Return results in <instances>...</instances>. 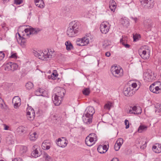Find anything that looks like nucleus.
<instances>
[{
    "instance_id": "nucleus-50",
    "label": "nucleus",
    "mask_w": 161,
    "mask_h": 161,
    "mask_svg": "<svg viewBox=\"0 0 161 161\" xmlns=\"http://www.w3.org/2000/svg\"><path fill=\"white\" fill-rule=\"evenodd\" d=\"M4 56V53L3 52H0V60L3 59Z\"/></svg>"
},
{
    "instance_id": "nucleus-9",
    "label": "nucleus",
    "mask_w": 161,
    "mask_h": 161,
    "mask_svg": "<svg viewBox=\"0 0 161 161\" xmlns=\"http://www.w3.org/2000/svg\"><path fill=\"white\" fill-rule=\"evenodd\" d=\"M18 65L16 63H10L7 64L6 67L5 68V69L6 70H12L14 71L18 69Z\"/></svg>"
},
{
    "instance_id": "nucleus-18",
    "label": "nucleus",
    "mask_w": 161,
    "mask_h": 161,
    "mask_svg": "<svg viewBox=\"0 0 161 161\" xmlns=\"http://www.w3.org/2000/svg\"><path fill=\"white\" fill-rule=\"evenodd\" d=\"M133 89H131L130 87L126 88L124 92V95L126 96H131L133 95Z\"/></svg>"
},
{
    "instance_id": "nucleus-44",
    "label": "nucleus",
    "mask_w": 161,
    "mask_h": 161,
    "mask_svg": "<svg viewBox=\"0 0 161 161\" xmlns=\"http://www.w3.org/2000/svg\"><path fill=\"white\" fill-rule=\"evenodd\" d=\"M156 111L158 112H161V105H157L156 107Z\"/></svg>"
},
{
    "instance_id": "nucleus-39",
    "label": "nucleus",
    "mask_w": 161,
    "mask_h": 161,
    "mask_svg": "<svg viewBox=\"0 0 161 161\" xmlns=\"http://www.w3.org/2000/svg\"><path fill=\"white\" fill-rule=\"evenodd\" d=\"M27 151V148L26 147L22 146L20 148V152L21 153L23 154L26 152Z\"/></svg>"
},
{
    "instance_id": "nucleus-25",
    "label": "nucleus",
    "mask_w": 161,
    "mask_h": 161,
    "mask_svg": "<svg viewBox=\"0 0 161 161\" xmlns=\"http://www.w3.org/2000/svg\"><path fill=\"white\" fill-rule=\"evenodd\" d=\"M130 108H132V110L134 112V114H138L141 113V109L140 107H137L136 106H134L132 107H130Z\"/></svg>"
},
{
    "instance_id": "nucleus-41",
    "label": "nucleus",
    "mask_w": 161,
    "mask_h": 161,
    "mask_svg": "<svg viewBox=\"0 0 161 161\" xmlns=\"http://www.w3.org/2000/svg\"><path fill=\"white\" fill-rule=\"evenodd\" d=\"M123 143V139L121 138H119L116 141V143L119 145V146L121 147Z\"/></svg>"
},
{
    "instance_id": "nucleus-56",
    "label": "nucleus",
    "mask_w": 161,
    "mask_h": 161,
    "mask_svg": "<svg viewBox=\"0 0 161 161\" xmlns=\"http://www.w3.org/2000/svg\"><path fill=\"white\" fill-rule=\"evenodd\" d=\"M131 86L134 88H135L137 86V84L136 83H133L131 85Z\"/></svg>"
},
{
    "instance_id": "nucleus-57",
    "label": "nucleus",
    "mask_w": 161,
    "mask_h": 161,
    "mask_svg": "<svg viewBox=\"0 0 161 161\" xmlns=\"http://www.w3.org/2000/svg\"><path fill=\"white\" fill-rule=\"evenodd\" d=\"M41 1V0H34L35 4L39 3H42V2Z\"/></svg>"
},
{
    "instance_id": "nucleus-24",
    "label": "nucleus",
    "mask_w": 161,
    "mask_h": 161,
    "mask_svg": "<svg viewBox=\"0 0 161 161\" xmlns=\"http://www.w3.org/2000/svg\"><path fill=\"white\" fill-rule=\"evenodd\" d=\"M116 3L113 0L110 1L109 4V8L111 11L114 12L116 8Z\"/></svg>"
},
{
    "instance_id": "nucleus-20",
    "label": "nucleus",
    "mask_w": 161,
    "mask_h": 161,
    "mask_svg": "<svg viewBox=\"0 0 161 161\" xmlns=\"http://www.w3.org/2000/svg\"><path fill=\"white\" fill-rule=\"evenodd\" d=\"M152 149L156 153H159L161 152V144H156L155 145H153Z\"/></svg>"
},
{
    "instance_id": "nucleus-29",
    "label": "nucleus",
    "mask_w": 161,
    "mask_h": 161,
    "mask_svg": "<svg viewBox=\"0 0 161 161\" xmlns=\"http://www.w3.org/2000/svg\"><path fill=\"white\" fill-rule=\"evenodd\" d=\"M18 34L20 38L19 39H17L18 42L21 45H24L26 42L25 39L24 38L21 37L19 33H18Z\"/></svg>"
},
{
    "instance_id": "nucleus-7",
    "label": "nucleus",
    "mask_w": 161,
    "mask_h": 161,
    "mask_svg": "<svg viewBox=\"0 0 161 161\" xmlns=\"http://www.w3.org/2000/svg\"><path fill=\"white\" fill-rule=\"evenodd\" d=\"M79 39L76 42V44L79 46L86 45L89 43V39L87 37H84Z\"/></svg>"
},
{
    "instance_id": "nucleus-61",
    "label": "nucleus",
    "mask_w": 161,
    "mask_h": 161,
    "mask_svg": "<svg viewBox=\"0 0 161 161\" xmlns=\"http://www.w3.org/2000/svg\"><path fill=\"white\" fill-rule=\"evenodd\" d=\"M12 161H22L20 158H15Z\"/></svg>"
},
{
    "instance_id": "nucleus-63",
    "label": "nucleus",
    "mask_w": 161,
    "mask_h": 161,
    "mask_svg": "<svg viewBox=\"0 0 161 161\" xmlns=\"http://www.w3.org/2000/svg\"><path fill=\"white\" fill-rule=\"evenodd\" d=\"M128 113H130V114H134V112H132V110L131 109L129 110V111L128 112Z\"/></svg>"
},
{
    "instance_id": "nucleus-26",
    "label": "nucleus",
    "mask_w": 161,
    "mask_h": 161,
    "mask_svg": "<svg viewBox=\"0 0 161 161\" xmlns=\"http://www.w3.org/2000/svg\"><path fill=\"white\" fill-rule=\"evenodd\" d=\"M65 44L66 46V49L68 51H70L74 48L73 45L69 41L66 42Z\"/></svg>"
},
{
    "instance_id": "nucleus-5",
    "label": "nucleus",
    "mask_w": 161,
    "mask_h": 161,
    "mask_svg": "<svg viewBox=\"0 0 161 161\" xmlns=\"http://www.w3.org/2000/svg\"><path fill=\"white\" fill-rule=\"evenodd\" d=\"M140 1L142 5L146 8H151L153 7V0H140Z\"/></svg>"
},
{
    "instance_id": "nucleus-38",
    "label": "nucleus",
    "mask_w": 161,
    "mask_h": 161,
    "mask_svg": "<svg viewBox=\"0 0 161 161\" xmlns=\"http://www.w3.org/2000/svg\"><path fill=\"white\" fill-rule=\"evenodd\" d=\"M43 157L47 161H52L51 157L49 156L47 153H45L44 154Z\"/></svg>"
},
{
    "instance_id": "nucleus-54",
    "label": "nucleus",
    "mask_w": 161,
    "mask_h": 161,
    "mask_svg": "<svg viewBox=\"0 0 161 161\" xmlns=\"http://www.w3.org/2000/svg\"><path fill=\"white\" fill-rule=\"evenodd\" d=\"M35 94L36 95L38 96H45L43 95V94H41L39 92H38V90H37L35 92Z\"/></svg>"
},
{
    "instance_id": "nucleus-17",
    "label": "nucleus",
    "mask_w": 161,
    "mask_h": 161,
    "mask_svg": "<svg viewBox=\"0 0 161 161\" xmlns=\"http://www.w3.org/2000/svg\"><path fill=\"white\" fill-rule=\"evenodd\" d=\"M85 143L88 146H91L93 145L96 142L93 139L91 138L89 136H87L85 139Z\"/></svg>"
},
{
    "instance_id": "nucleus-13",
    "label": "nucleus",
    "mask_w": 161,
    "mask_h": 161,
    "mask_svg": "<svg viewBox=\"0 0 161 161\" xmlns=\"http://www.w3.org/2000/svg\"><path fill=\"white\" fill-rule=\"evenodd\" d=\"M109 29V27L104 22H102L100 25V30L102 33L106 34L108 31Z\"/></svg>"
},
{
    "instance_id": "nucleus-12",
    "label": "nucleus",
    "mask_w": 161,
    "mask_h": 161,
    "mask_svg": "<svg viewBox=\"0 0 161 161\" xmlns=\"http://www.w3.org/2000/svg\"><path fill=\"white\" fill-rule=\"evenodd\" d=\"M148 52H147L146 50L142 51L141 50H139V53L141 57L144 59H147L150 56L149 52L148 50H147Z\"/></svg>"
},
{
    "instance_id": "nucleus-30",
    "label": "nucleus",
    "mask_w": 161,
    "mask_h": 161,
    "mask_svg": "<svg viewBox=\"0 0 161 161\" xmlns=\"http://www.w3.org/2000/svg\"><path fill=\"white\" fill-rule=\"evenodd\" d=\"M121 23L124 26L127 27L129 24V22L127 19H122L121 21Z\"/></svg>"
},
{
    "instance_id": "nucleus-19",
    "label": "nucleus",
    "mask_w": 161,
    "mask_h": 161,
    "mask_svg": "<svg viewBox=\"0 0 161 161\" xmlns=\"http://www.w3.org/2000/svg\"><path fill=\"white\" fill-rule=\"evenodd\" d=\"M140 145V148L142 149H144L146 146V142L144 139H140L137 141V144Z\"/></svg>"
},
{
    "instance_id": "nucleus-10",
    "label": "nucleus",
    "mask_w": 161,
    "mask_h": 161,
    "mask_svg": "<svg viewBox=\"0 0 161 161\" xmlns=\"http://www.w3.org/2000/svg\"><path fill=\"white\" fill-rule=\"evenodd\" d=\"M68 141L65 138L62 137V139L59 138L58 139L56 143L57 145L61 147H64L67 144Z\"/></svg>"
},
{
    "instance_id": "nucleus-15",
    "label": "nucleus",
    "mask_w": 161,
    "mask_h": 161,
    "mask_svg": "<svg viewBox=\"0 0 161 161\" xmlns=\"http://www.w3.org/2000/svg\"><path fill=\"white\" fill-rule=\"evenodd\" d=\"M51 143L49 141L45 140L42 143V147L44 150H47L50 148Z\"/></svg>"
},
{
    "instance_id": "nucleus-35",
    "label": "nucleus",
    "mask_w": 161,
    "mask_h": 161,
    "mask_svg": "<svg viewBox=\"0 0 161 161\" xmlns=\"http://www.w3.org/2000/svg\"><path fill=\"white\" fill-rule=\"evenodd\" d=\"M83 94L85 96H88L90 94V91L89 88H85L82 91Z\"/></svg>"
},
{
    "instance_id": "nucleus-48",
    "label": "nucleus",
    "mask_w": 161,
    "mask_h": 161,
    "mask_svg": "<svg viewBox=\"0 0 161 161\" xmlns=\"http://www.w3.org/2000/svg\"><path fill=\"white\" fill-rule=\"evenodd\" d=\"M38 92H39L41 94H43V95H44L46 92L45 90L39 88L37 89Z\"/></svg>"
},
{
    "instance_id": "nucleus-36",
    "label": "nucleus",
    "mask_w": 161,
    "mask_h": 161,
    "mask_svg": "<svg viewBox=\"0 0 161 161\" xmlns=\"http://www.w3.org/2000/svg\"><path fill=\"white\" fill-rule=\"evenodd\" d=\"M88 136H89V137L91 138H92L93 139V140L95 141V142H96L97 141V137L95 133H91Z\"/></svg>"
},
{
    "instance_id": "nucleus-46",
    "label": "nucleus",
    "mask_w": 161,
    "mask_h": 161,
    "mask_svg": "<svg viewBox=\"0 0 161 161\" xmlns=\"http://www.w3.org/2000/svg\"><path fill=\"white\" fill-rule=\"evenodd\" d=\"M155 85L154 84H152L150 86L149 88L151 91L153 92H154L155 88Z\"/></svg>"
},
{
    "instance_id": "nucleus-34",
    "label": "nucleus",
    "mask_w": 161,
    "mask_h": 161,
    "mask_svg": "<svg viewBox=\"0 0 161 161\" xmlns=\"http://www.w3.org/2000/svg\"><path fill=\"white\" fill-rule=\"evenodd\" d=\"M25 86L27 89L30 90L33 87V84L31 82H29L26 84Z\"/></svg>"
},
{
    "instance_id": "nucleus-6",
    "label": "nucleus",
    "mask_w": 161,
    "mask_h": 161,
    "mask_svg": "<svg viewBox=\"0 0 161 161\" xmlns=\"http://www.w3.org/2000/svg\"><path fill=\"white\" fill-rule=\"evenodd\" d=\"M153 75H152V73L150 74L148 72L145 73L143 74L144 80L148 82L151 81L153 80H154L156 78V75L154 73H153Z\"/></svg>"
},
{
    "instance_id": "nucleus-14",
    "label": "nucleus",
    "mask_w": 161,
    "mask_h": 161,
    "mask_svg": "<svg viewBox=\"0 0 161 161\" xmlns=\"http://www.w3.org/2000/svg\"><path fill=\"white\" fill-rule=\"evenodd\" d=\"M15 139V138L13 135H9L6 137V143L9 145L13 144L14 143Z\"/></svg>"
},
{
    "instance_id": "nucleus-64",
    "label": "nucleus",
    "mask_w": 161,
    "mask_h": 161,
    "mask_svg": "<svg viewBox=\"0 0 161 161\" xmlns=\"http://www.w3.org/2000/svg\"><path fill=\"white\" fill-rule=\"evenodd\" d=\"M132 19L134 20L135 21V22H136V21L137 20V18H134L132 17Z\"/></svg>"
},
{
    "instance_id": "nucleus-11",
    "label": "nucleus",
    "mask_w": 161,
    "mask_h": 161,
    "mask_svg": "<svg viewBox=\"0 0 161 161\" xmlns=\"http://www.w3.org/2000/svg\"><path fill=\"white\" fill-rule=\"evenodd\" d=\"M12 103L15 108H18L21 104L20 98L18 96L14 97L13 99Z\"/></svg>"
},
{
    "instance_id": "nucleus-3",
    "label": "nucleus",
    "mask_w": 161,
    "mask_h": 161,
    "mask_svg": "<svg viewBox=\"0 0 161 161\" xmlns=\"http://www.w3.org/2000/svg\"><path fill=\"white\" fill-rule=\"evenodd\" d=\"M55 90H57V92L55 94L53 102L55 105L58 106L61 102L65 91L64 89L60 87H57Z\"/></svg>"
},
{
    "instance_id": "nucleus-59",
    "label": "nucleus",
    "mask_w": 161,
    "mask_h": 161,
    "mask_svg": "<svg viewBox=\"0 0 161 161\" xmlns=\"http://www.w3.org/2000/svg\"><path fill=\"white\" fill-rule=\"evenodd\" d=\"M105 55L106 56L109 57L110 56L111 54L109 52H108L105 53Z\"/></svg>"
},
{
    "instance_id": "nucleus-32",
    "label": "nucleus",
    "mask_w": 161,
    "mask_h": 161,
    "mask_svg": "<svg viewBox=\"0 0 161 161\" xmlns=\"http://www.w3.org/2000/svg\"><path fill=\"white\" fill-rule=\"evenodd\" d=\"M147 128V126L144 125H140L138 128V131L139 133H142L143 131L146 130Z\"/></svg>"
},
{
    "instance_id": "nucleus-62",
    "label": "nucleus",
    "mask_w": 161,
    "mask_h": 161,
    "mask_svg": "<svg viewBox=\"0 0 161 161\" xmlns=\"http://www.w3.org/2000/svg\"><path fill=\"white\" fill-rule=\"evenodd\" d=\"M111 161H119L118 159L117 158H114Z\"/></svg>"
},
{
    "instance_id": "nucleus-43",
    "label": "nucleus",
    "mask_w": 161,
    "mask_h": 161,
    "mask_svg": "<svg viewBox=\"0 0 161 161\" xmlns=\"http://www.w3.org/2000/svg\"><path fill=\"white\" fill-rule=\"evenodd\" d=\"M160 92H161V89L159 88L158 86H155L153 93H159Z\"/></svg>"
},
{
    "instance_id": "nucleus-45",
    "label": "nucleus",
    "mask_w": 161,
    "mask_h": 161,
    "mask_svg": "<svg viewBox=\"0 0 161 161\" xmlns=\"http://www.w3.org/2000/svg\"><path fill=\"white\" fill-rule=\"evenodd\" d=\"M0 107L2 109H3L4 108L3 100L1 97H0Z\"/></svg>"
},
{
    "instance_id": "nucleus-22",
    "label": "nucleus",
    "mask_w": 161,
    "mask_h": 161,
    "mask_svg": "<svg viewBox=\"0 0 161 161\" xmlns=\"http://www.w3.org/2000/svg\"><path fill=\"white\" fill-rule=\"evenodd\" d=\"M92 118L89 116H86L84 114L82 116V119L83 122L85 124H89L92 122Z\"/></svg>"
},
{
    "instance_id": "nucleus-8",
    "label": "nucleus",
    "mask_w": 161,
    "mask_h": 161,
    "mask_svg": "<svg viewBox=\"0 0 161 161\" xmlns=\"http://www.w3.org/2000/svg\"><path fill=\"white\" fill-rule=\"evenodd\" d=\"M95 112V110L93 107L88 106L86 108L84 114L86 116H89L92 118L93 115Z\"/></svg>"
},
{
    "instance_id": "nucleus-21",
    "label": "nucleus",
    "mask_w": 161,
    "mask_h": 161,
    "mask_svg": "<svg viewBox=\"0 0 161 161\" xmlns=\"http://www.w3.org/2000/svg\"><path fill=\"white\" fill-rule=\"evenodd\" d=\"M27 117L29 120H32L35 116V113L34 109L31 110V111H28L27 112Z\"/></svg>"
},
{
    "instance_id": "nucleus-27",
    "label": "nucleus",
    "mask_w": 161,
    "mask_h": 161,
    "mask_svg": "<svg viewBox=\"0 0 161 161\" xmlns=\"http://www.w3.org/2000/svg\"><path fill=\"white\" fill-rule=\"evenodd\" d=\"M25 128L22 126H20L17 129L18 133L20 135H22L25 132Z\"/></svg>"
},
{
    "instance_id": "nucleus-28",
    "label": "nucleus",
    "mask_w": 161,
    "mask_h": 161,
    "mask_svg": "<svg viewBox=\"0 0 161 161\" xmlns=\"http://www.w3.org/2000/svg\"><path fill=\"white\" fill-rule=\"evenodd\" d=\"M144 25L146 28H150L152 26V22L149 19L145 20L144 22Z\"/></svg>"
},
{
    "instance_id": "nucleus-47",
    "label": "nucleus",
    "mask_w": 161,
    "mask_h": 161,
    "mask_svg": "<svg viewBox=\"0 0 161 161\" xmlns=\"http://www.w3.org/2000/svg\"><path fill=\"white\" fill-rule=\"evenodd\" d=\"M127 41L125 39L122 38L120 40V42L123 46L126 43Z\"/></svg>"
},
{
    "instance_id": "nucleus-1",
    "label": "nucleus",
    "mask_w": 161,
    "mask_h": 161,
    "mask_svg": "<svg viewBox=\"0 0 161 161\" xmlns=\"http://www.w3.org/2000/svg\"><path fill=\"white\" fill-rule=\"evenodd\" d=\"M34 54L39 59L46 61L50 60L53 58L54 55V52L50 49L44 51H35L34 52Z\"/></svg>"
},
{
    "instance_id": "nucleus-37",
    "label": "nucleus",
    "mask_w": 161,
    "mask_h": 161,
    "mask_svg": "<svg viewBox=\"0 0 161 161\" xmlns=\"http://www.w3.org/2000/svg\"><path fill=\"white\" fill-rule=\"evenodd\" d=\"M140 38V35L137 34H133V39L134 42H136L138 40L139 38Z\"/></svg>"
},
{
    "instance_id": "nucleus-52",
    "label": "nucleus",
    "mask_w": 161,
    "mask_h": 161,
    "mask_svg": "<svg viewBox=\"0 0 161 161\" xmlns=\"http://www.w3.org/2000/svg\"><path fill=\"white\" fill-rule=\"evenodd\" d=\"M22 0H14V4L19 5L21 3Z\"/></svg>"
},
{
    "instance_id": "nucleus-4",
    "label": "nucleus",
    "mask_w": 161,
    "mask_h": 161,
    "mask_svg": "<svg viewBox=\"0 0 161 161\" xmlns=\"http://www.w3.org/2000/svg\"><path fill=\"white\" fill-rule=\"evenodd\" d=\"M111 71L112 75L116 77H120L123 74V69L119 66H112Z\"/></svg>"
},
{
    "instance_id": "nucleus-58",
    "label": "nucleus",
    "mask_w": 161,
    "mask_h": 161,
    "mask_svg": "<svg viewBox=\"0 0 161 161\" xmlns=\"http://www.w3.org/2000/svg\"><path fill=\"white\" fill-rule=\"evenodd\" d=\"M3 125L4 127V130H8L9 127L7 125L5 124H4Z\"/></svg>"
},
{
    "instance_id": "nucleus-31",
    "label": "nucleus",
    "mask_w": 161,
    "mask_h": 161,
    "mask_svg": "<svg viewBox=\"0 0 161 161\" xmlns=\"http://www.w3.org/2000/svg\"><path fill=\"white\" fill-rule=\"evenodd\" d=\"M36 132L33 133H30L29 135V138L31 141H34L36 140L37 137L36 136Z\"/></svg>"
},
{
    "instance_id": "nucleus-51",
    "label": "nucleus",
    "mask_w": 161,
    "mask_h": 161,
    "mask_svg": "<svg viewBox=\"0 0 161 161\" xmlns=\"http://www.w3.org/2000/svg\"><path fill=\"white\" fill-rule=\"evenodd\" d=\"M120 146L119 145L117 144L116 143H115L114 146V149H115V151H118L120 148Z\"/></svg>"
},
{
    "instance_id": "nucleus-40",
    "label": "nucleus",
    "mask_w": 161,
    "mask_h": 161,
    "mask_svg": "<svg viewBox=\"0 0 161 161\" xmlns=\"http://www.w3.org/2000/svg\"><path fill=\"white\" fill-rule=\"evenodd\" d=\"M111 103L110 102H108L105 104L104 108V109L109 110L111 108Z\"/></svg>"
},
{
    "instance_id": "nucleus-23",
    "label": "nucleus",
    "mask_w": 161,
    "mask_h": 161,
    "mask_svg": "<svg viewBox=\"0 0 161 161\" xmlns=\"http://www.w3.org/2000/svg\"><path fill=\"white\" fill-rule=\"evenodd\" d=\"M41 30L39 28H33L31 27L30 33L27 34V36L31 34H36L41 31Z\"/></svg>"
},
{
    "instance_id": "nucleus-42",
    "label": "nucleus",
    "mask_w": 161,
    "mask_h": 161,
    "mask_svg": "<svg viewBox=\"0 0 161 161\" xmlns=\"http://www.w3.org/2000/svg\"><path fill=\"white\" fill-rule=\"evenodd\" d=\"M41 1L42 2V3H39L36 4V6L39 8H43L44 7V2L43 0H41Z\"/></svg>"
},
{
    "instance_id": "nucleus-33",
    "label": "nucleus",
    "mask_w": 161,
    "mask_h": 161,
    "mask_svg": "<svg viewBox=\"0 0 161 161\" xmlns=\"http://www.w3.org/2000/svg\"><path fill=\"white\" fill-rule=\"evenodd\" d=\"M31 154L32 156L35 158H37L40 155V154L39 153L37 148H36V150L32 152Z\"/></svg>"
},
{
    "instance_id": "nucleus-2",
    "label": "nucleus",
    "mask_w": 161,
    "mask_h": 161,
    "mask_svg": "<svg viewBox=\"0 0 161 161\" xmlns=\"http://www.w3.org/2000/svg\"><path fill=\"white\" fill-rule=\"evenodd\" d=\"M79 23L75 21L71 22L68 27L67 34L70 37L75 36L77 35L79 31Z\"/></svg>"
},
{
    "instance_id": "nucleus-53",
    "label": "nucleus",
    "mask_w": 161,
    "mask_h": 161,
    "mask_svg": "<svg viewBox=\"0 0 161 161\" xmlns=\"http://www.w3.org/2000/svg\"><path fill=\"white\" fill-rule=\"evenodd\" d=\"M10 58H17V56L16 53H12L11 56L10 57Z\"/></svg>"
},
{
    "instance_id": "nucleus-55",
    "label": "nucleus",
    "mask_w": 161,
    "mask_h": 161,
    "mask_svg": "<svg viewBox=\"0 0 161 161\" xmlns=\"http://www.w3.org/2000/svg\"><path fill=\"white\" fill-rule=\"evenodd\" d=\"M31 29V27H30L29 28H27L25 29L24 31L25 33H28L29 32V33H30V31Z\"/></svg>"
},
{
    "instance_id": "nucleus-49",
    "label": "nucleus",
    "mask_w": 161,
    "mask_h": 161,
    "mask_svg": "<svg viewBox=\"0 0 161 161\" xmlns=\"http://www.w3.org/2000/svg\"><path fill=\"white\" fill-rule=\"evenodd\" d=\"M125 125H126L125 128L127 129L129 127V123L128 120L125 119Z\"/></svg>"
},
{
    "instance_id": "nucleus-60",
    "label": "nucleus",
    "mask_w": 161,
    "mask_h": 161,
    "mask_svg": "<svg viewBox=\"0 0 161 161\" xmlns=\"http://www.w3.org/2000/svg\"><path fill=\"white\" fill-rule=\"evenodd\" d=\"M124 46L126 48H129L130 47V45L126 43L124 45Z\"/></svg>"
},
{
    "instance_id": "nucleus-16",
    "label": "nucleus",
    "mask_w": 161,
    "mask_h": 161,
    "mask_svg": "<svg viewBox=\"0 0 161 161\" xmlns=\"http://www.w3.org/2000/svg\"><path fill=\"white\" fill-rule=\"evenodd\" d=\"M108 148L107 146L104 145L103 146L100 145L97 148V150L99 153H106L108 150Z\"/></svg>"
}]
</instances>
